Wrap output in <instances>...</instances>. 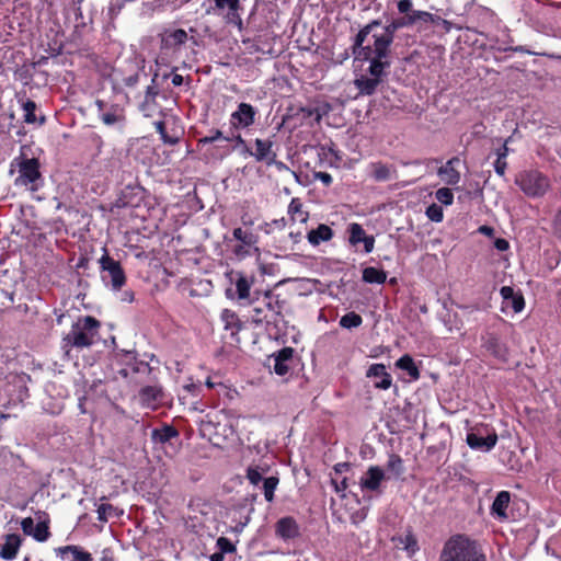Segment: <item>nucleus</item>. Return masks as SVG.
I'll return each mask as SVG.
<instances>
[{
	"label": "nucleus",
	"mask_w": 561,
	"mask_h": 561,
	"mask_svg": "<svg viewBox=\"0 0 561 561\" xmlns=\"http://www.w3.org/2000/svg\"><path fill=\"white\" fill-rule=\"evenodd\" d=\"M232 236L237 241L248 247H252L257 242V237L253 232L242 230L241 228H234Z\"/></svg>",
	"instance_id": "obj_40"
},
{
	"label": "nucleus",
	"mask_w": 561,
	"mask_h": 561,
	"mask_svg": "<svg viewBox=\"0 0 561 561\" xmlns=\"http://www.w3.org/2000/svg\"><path fill=\"white\" fill-rule=\"evenodd\" d=\"M220 319L224 323V329L230 331L231 335H236L242 328L237 313L230 309H224L220 313Z\"/></svg>",
	"instance_id": "obj_29"
},
{
	"label": "nucleus",
	"mask_w": 561,
	"mask_h": 561,
	"mask_svg": "<svg viewBox=\"0 0 561 561\" xmlns=\"http://www.w3.org/2000/svg\"><path fill=\"white\" fill-rule=\"evenodd\" d=\"M153 125L164 144L175 145L178 142V137H172L167 134L165 124L163 121H156Z\"/></svg>",
	"instance_id": "obj_43"
},
{
	"label": "nucleus",
	"mask_w": 561,
	"mask_h": 561,
	"mask_svg": "<svg viewBox=\"0 0 561 561\" xmlns=\"http://www.w3.org/2000/svg\"><path fill=\"white\" fill-rule=\"evenodd\" d=\"M241 5L239 3L238 5H236L234 10L228 9L227 14L225 16L227 23L238 26L239 30L242 28V19L239 13Z\"/></svg>",
	"instance_id": "obj_46"
},
{
	"label": "nucleus",
	"mask_w": 561,
	"mask_h": 561,
	"mask_svg": "<svg viewBox=\"0 0 561 561\" xmlns=\"http://www.w3.org/2000/svg\"><path fill=\"white\" fill-rule=\"evenodd\" d=\"M333 236L334 232L328 225L320 224L316 229L308 232L307 239L311 245L318 247L321 242L330 241Z\"/></svg>",
	"instance_id": "obj_26"
},
{
	"label": "nucleus",
	"mask_w": 561,
	"mask_h": 561,
	"mask_svg": "<svg viewBox=\"0 0 561 561\" xmlns=\"http://www.w3.org/2000/svg\"><path fill=\"white\" fill-rule=\"evenodd\" d=\"M240 3L239 0H215L216 8L219 10L233 9Z\"/></svg>",
	"instance_id": "obj_56"
},
{
	"label": "nucleus",
	"mask_w": 561,
	"mask_h": 561,
	"mask_svg": "<svg viewBox=\"0 0 561 561\" xmlns=\"http://www.w3.org/2000/svg\"><path fill=\"white\" fill-rule=\"evenodd\" d=\"M95 106L100 121L110 127H124L126 124L125 108L118 103H110L104 100H96Z\"/></svg>",
	"instance_id": "obj_9"
},
{
	"label": "nucleus",
	"mask_w": 561,
	"mask_h": 561,
	"mask_svg": "<svg viewBox=\"0 0 561 561\" xmlns=\"http://www.w3.org/2000/svg\"><path fill=\"white\" fill-rule=\"evenodd\" d=\"M467 444L471 449L480 451H490L497 443V435L494 431L483 435L480 431L467 434Z\"/></svg>",
	"instance_id": "obj_13"
},
{
	"label": "nucleus",
	"mask_w": 561,
	"mask_h": 561,
	"mask_svg": "<svg viewBox=\"0 0 561 561\" xmlns=\"http://www.w3.org/2000/svg\"><path fill=\"white\" fill-rule=\"evenodd\" d=\"M409 16L413 21V25L417 22L432 23L434 22L435 19V16L432 13L420 10L411 11V13H409Z\"/></svg>",
	"instance_id": "obj_49"
},
{
	"label": "nucleus",
	"mask_w": 561,
	"mask_h": 561,
	"mask_svg": "<svg viewBox=\"0 0 561 561\" xmlns=\"http://www.w3.org/2000/svg\"><path fill=\"white\" fill-rule=\"evenodd\" d=\"M435 198L443 205L449 206L454 202V194L450 188L442 187L435 192Z\"/></svg>",
	"instance_id": "obj_45"
},
{
	"label": "nucleus",
	"mask_w": 561,
	"mask_h": 561,
	"mask_svg": "<svg viewBox=\"0 0 561 561\" xmlns=\"http://www.w3.org/2000/svg\"><path fill=\"white\" fill-rule=\"evenodd\" d=\"M362 323H363V318L354 311L345 313L340 319V325L343 329H347V330L358 328L362 325Z\"/></svg>",
	"instance_id": "obj_38"
},
{
	"label": "nucleus",
	"mask_w": 561,
	"mask_h": 561,
	"mask_svg": "<svg viewBox=\"0 0 561 561\" xmlns=\"http://www.w3.org/2000/svg\"><path fill=\"white\" fill-rule=\"evenodd\" d=\"M553 228L557 233L561 234V209L557 211L553 218Z\"/></svg>",
	"instance_id": "obj_64"
},
{
	"label": "nucleus",
	"mask_w": 561,
	"mask_h": 561,
	"mask_svg": "<svg viewBox=\"0 0 561 561\" xmlns=\"http://www.w3.org/2000/svg\"><path fill=\"white\" fill-rule=\"evenodd\" d=\"M179 437V431L172 426L164 424L160 428H153L151 431V440L153 444H161L164 445L169 443L173 438Z\"/></svg>",
	"instance_id": "obj_28"
},
{
	"label": "nucleus",
	"mask_w": 561,
	"mask_h": 561,
	"mask_svg": "<svg viewBox=\"0 0 561 561\" xmlns=\"http://www.w3.org/2000/svg\"><path fill=\"white\" fill-rule=\"evenodd\" d=\"M506 168H507L506 160L496 158V160L494 162V170H495L496 174L503 176L505 174Z\"/></svg>",
	"instance_id": "obj_61"
},
{
	"label": "nucleus",
	"mask_w": 561,
	"mask_h": 561,
	"mask_svg": "<svg viewBox=\"0 0 561 561\" xmlns=\"http://www.w3.org/2000/svg\"><path fill=\"white\" fill-rule=\"evenodd\" d=\"M396 366L407 371L413 380H417L420 378V370L410 355L405 354L401 356L396 362Z\"/></svg>",
	"instance_id": "obj_33"
},
{
	"label": "nucleus",
	"mask_w": 561,
	"mask_h": 561,
	"mask_svg": "<svg viewBox=\"0 0 561 561\" xmlns=\"http://www.w3.org/2000/svg\"><path fill=\"white\" fill-rule=\"evenodd\" d=\"M381 25L380 20H373L365 26H363L358 33H357V42L360 45L363 38L368 37L370 34H373L374 28Z\"/></svg>",
	"instance_id": "obj_50"
},
{
	"label": "nucleus",
	"mask_w": 561,
	"mask_h": 561,
	"mask_svg": "<svg viewBox=\"0 0 561 561\" xmlns=\"http://www.w3.org/2000/svg\"><path fill=\"white\" fill-rule=\"evenodd\" d=\"M133 373H148L150 370V367L145 362H138L135 359L134 364L130 367Z\"/></svg>",
	"instance_id": "obj_62"
},
{
	"label": "nucleus",
	"mask_w": 561,
	"mask_h": 561,
	"mask_svg": "<svg viewBox=\"0 0 561 561\" xmlns=\"http://www.w3.org/2000/svg\"><path fill=\"white\" fill-rule=\"evenodd\" d=\"M347 233L351 245L356 247L358 243H363L365 253L373 252L375 247V237L367 234L362 225L357 222L350 224L347 226Z\"/></svg>",
	"instance_id": "obj_12"
},
{
	"label": "nucleus",
	"mask_w": 561,
	"mask_h": 561,
	"mask_svg": "<svg viewBox=\"0 0 561 561\" xmlns=\"http://www.w3.org/2000/svg\"><path fill=\"white\" fill-rule=\"evenodd\" d=\"M362 279L367 284L381 285L387 279V273L383 270L369 266L363 270Z\"/></svg>",
	"instance_id": "obj_31"
},
{
	"label": "nucleus",
	"mask_w": 561,
	"mask_h": 561,
	"mask_svg": "<svg viewBox=\"0 0 561 561\" xmlns=\"http://www.w3.org/2000/svg\"><path fill=\"white\" fill-rule=\"evenodd\" d=\"M385 471L378 466H370L359 479V488L363 492L380 493V486L385 480Z\"/></svg>",
	"instance_id": "obj_11"
},
{
	"label": "nucleus",
	"mask_w": 561,
	"mask_h": 561,
	"mask_svg": "<svg viewBox=\"0 0 561 561\" xmlns=\"http://www.w3.org/2000/svg\"><path fill=\"white\" fill-rule=\"evenodd\" d=\"M389 68L380 66L379 64L369 65L367 73L369 76L362 75L354 80V84L363 95H373L378 85L388 76Z\"/></svg>",
	"instance_id": "obj_7"
},
{
	"label": "nucleus",
	"mask_w": 561,
	"mask_h": 561,
	"mask_svg": "<svg viewBox=\"0 0 561 561\" xmlns=\"http://www.w3.org/2000/svg\"><path fill=\"white\" fill-rule=\"evenodd\" d=\"M254 146L255 150L253 152V158L256 161H265L268 165L275 162L276 153L273 150L272 140L256 138L254 140Z\"/></svg>",
	"instance_id": "obj_19"
},
{
	"label": "nucleus",
	"mask_w": 561,
	"mask_h": 561,
	"mask_svg": "<svg viewBox=\"0 0 561 561\" xmlns=\"http://www.w3.org/2000/svg\"><path fill=\"white\" fill-rule=\"evenodd\" d=\"M427 218L434 222H440L444 218V211L442 206L433 203L431 204L425 211Z\"/></svg>",
	"instance_id": "obj_47"
},
{
	"label": "nucleus",
	"mask_w": 561,
	"mask_h": 561,
	"mask_svg": "<svg viewBox=\"0 0 561 561\" xmlns=\"http://www.w3.org/2000/svg\"><path fill=\"white\" fill-rule=\"evenodd\" d=\"M140 110L146 116H153L157 114V102H149L147 105H144V102L140 105Z\"/></svg>",
	"instance_id": "obj_59"
},
{
	"label": "nucleus",
	"mask_w": 561,
	"mask_h": 561,
	"mask_svg": "<svg viewBox=\"0 0 561 561\" xmlns=\"http://www.w3.org/2000/svg\"><path fill=\"white\" fill-rule=\"evenodd\" d=\"M100 561H115L113 551L108 548L103 549Z\"/></svg>",
	"instance_id": "obj_63"
},
{
	"label": "nucleus",
	"mask_w": 561,
	"mask_h": 561,
	"mask_svg": "<svg viewBox=\"0 0 561 561\" xmlns=\"http://www.w3.org/2000/svg\"><path fill=\"white\" fill-rule=\"evenodd\" d=\"M23 111H24V122L27 124H32L36 121L35 111H36V103L32 100H26L22 104Z\"/></svg>",
	"instance_id": "obj_44"
},
{
	"label": "nucleus",
	"mask_w": 561,
	"mask_h": 561,
	"mask_svg": "<svg viewBox=\"0 0 561 561\" xmlns=\"http://www.w3.org/2000/svg\"><path fill=\"white\" fill-rule=\"evenodd\" d=\"M459 162L460 159L458 157H453L438 169L437 174L445 184L455 186L460 182V172L456 169Z\"/></svg>",
	"instance_id": "obj_17"
},
{
	"label": "nucleus",
	"mask_w": 561,
	"mask_h": 561,
	"mask_svg": "<svg viewBox=\"0 0 561 561\" xmlns=\"http://www.w3.org/2000/svg\"><path fill=\"white\" fill-rule=\"evenodd\" d=\"M48 518L45 520L38 522L35 527L34 531L32 534V537L38 541V542H45L50 537L49 526H48Z\"/></svg>",
	"instance_id": "obj_39"
},
{
	"label": "nucleus",
	"mask_w": 561,
	"mask_h": 561,
	"mask_svg": "<svg viewBox=\"0 0 561 561\" xmlns=\"http://www.w3.org/2000/svg\"><path fill=\"white\" fill-rule=\"evenodd\" d=\"M503 298V309L511 307L515 313L522 312L525 308V299L520 293H515L511 286H503L500 290Z\"/></svg>",
	"instance_id": "obj_20"
},
{
	"label": "nucleus",
	"mask_w": 561,
	"mask_h": 561,
	"mask_svg": "<svg viewBox=\"0 0 561 561\" xmlns=\"http://www.w3.org/2000/svg\"><path fill=\"white\" fill-rule=\"evenodd\" d=\"M279 483V478L277 476L266 477L263 480V493L264 497L268 503L274 501V492Z\"/></svg>",
	"instance_id": "obj_37"
},
{
	"label": "nucleus",
	"mask_w": 561,
	"mask_h": 561,
	"mask_svg": "<svg viewBox=\"0 0 561 561\" xmlns=\"http://www.w3.org/2000/svg\"><path fill=\"white\" fill-rule=\"evenodd\" d=\"M249 248L250 247L240 243L233 248L232 252L238 259H244L250 255Z\"/></svg>",
	"instance_id": "obj_57"
},
{
	"label": "nucleus",
	"mask_w": 561,
	"mask_h": 561,
	"mask_svg": "<svg viewBox=\"0 0 561 561\" xmlns=\"http://www.w3.org/2000/svg\"><path fill=\"white\" fill-rule=\"evenodd\" d=\"M34 520L31 517L23 518L21 522V528L26 536H31L34 531Z\"/></svg>",
	"instance_id": "obj_55"
},
{
	"label": "nucleus",
	"mask_w": 561,
	"mask_h": 561,
	"mask_svg": "<svg viewBox=\"0 0 561 561\" xmlns=\"http://www.w3.org/2000/svg\"><path fill=\"white\" fill-rule=\"evenodd\" d=\"M413 25V21L409 14L391 20L387 25L383 26V32L387 36L394 41L396 32L400 28L409 27Z\"/></svg>",
	"instance_id": "obj_30"
},
{
	"label": "nucleus",
	"mask_w": 561,
	"mask_h": 561,
	"mask_svg": "<svg viewBox=\"0 0 561 561\" xmlns=\"http://www.w3.org/2000/svg\"><path fill=\"white\" fill-rule=\"evenodd\" d=\"M513 50L514 51H518V53L528 54V55L547 56V57L552 58V59H561V56H558V55H554V54H547V53H536V51L527 49L524 46H517Z\"/></svg>",
	"instance_id": "obj_54"
},
{
	"label": "nucleus",
	"mask_w": 561,
	"mask_h": 561,
	"mask_svg": "<svg viewBox=\"0 0 561 561\" xmlns=\"http://www.w3.org/2000/svg\"><path fill=\"white\" fill-rule=\"evenodd\" d=\"M22 539L18 534H9L3 538V542L0 543V557L4 560H13L21 547Z\"/></svg>",
	"instance_id": "obj_23"
},
{
	"label": "nucleus",
	"mask_w": 561,
	"mask_h": 561,
	"mask_svg": "<svg viewBox=\"0 0 561 561\" xmlns=\"http://www.w3.org/2000/svg\"><path fill=\"white\" fill-rule=\"evenodd\" d=\"M19 169V176L15 179L16 185H32V190H36L34 183L41 179L39 161L36 158L26 159L23 157L15 158L13 163Z\"/></svg>",
	"instance_id": "obj_10"
},
{
	"label": "nucleus",
	"mask_w": 561,
	"mask_h": 561,
	"mask_svg": "<svg viewBox=\"0 0 561 561\" xmlns=\"http://www.w3.org/2000/svg\"><path fill=\"white\" fill-rule=\"evenodd\" d=\"M187 41V33L183 28L165 31L161 34V49L176 50Z\"/></svg>",
	"instance_id": "obj_18"
},
{
	"label": "nucleus",
	"mask_w": 561,
	"mask_h": 561,
	"mask_svg": "<svg viewBox=\"0 0 561 561\" xmlns=\"http://www.w3.org/2000/svg\"><path fill=\"white\" fill-rule=\"evenodd\" d=\"M313 179L321 181L325 186H330L333 182L331 174L321 171L313 172Z\"/></svg>",
	"instance_id": "obj_58"
},
{
	"label": "nucleus",
	"mask_w": 561,
	"mask_h": 561,
	"mask_svg": "<svg viewBox=\"0 0 561 561\" xmlns=\"http://www.w3.org/2000/svg\"><path fill=\"white\" fill-rule=\"evenodd\" d=\"M103 255L99 259L101 279L113 291H119L126 284V275L121 263L108 255L103 248Z\"/></svg>",
	"instance_id": "obj_5"
},
{
	"label": "nucleus",
	"mask_w": 561,
	"mask_h": 561,
	"mask_svg": "<svg viewBox=\"0 0 561 561\" xmlns=\"http://www.w3.org/2000/svg\"><path fill=\"white\" fill-rule=\"evenodd\" d=\"M387 468L394 472L397 476H400L403 473V465H402V459L399 455H396V454H391L389 456V459H388V462H387Z\"/></svg>",
	"instance_id": "obj_48"
},
{
	"label": "nucleus",
	"mask_w": 561,
	"mask_h": 561,
	"mask_svg": "<svg viewBox=\"0 0 561 561\" xmlns=\"http://www.w3.org/2000/svg\"><path fill=\"white\" fill-rule=\"evenodd\" d=\"M225 138L226 137L222 135L221 130L214 129V130L210 131L209 136H205V137L201 138L199 139V144H203V145L213 144V142H215L218 139H224L225 140Z\"/></svg>",
	"instance_id": "obj_53"
},
{
	"label": "nucleus",
	"mask_w": 561,
	"mask_h": 561,
	"mask_svg": "<svg viewBox=\"0 0 561 561\" xmlns=\"http://www.w3.org/2000/svg\"><path fill=\"white\" fill-rule=\"evenodd\" d=\"M288 215L291 220L306 222L309 218L308 213L302 210V203L298 197H294L288 205Z\"/></svg>",
	"instance_id": "obj_34"
},
{
	"label": "nucleus",
	"mask_w": 561,
	"mask_h": 561,
	"mask_svg": "<svg viewBox=\"0 0 561 561\" xmlns=\"http://www.w3.org/2000/svg\"><path fill=\"white\" fill-rule=\"evenodd\" d=\"M99 328L100 322L95 318L91 316L82 317L72 324L65 342L67 345L78 348L89 347L94 343Z\"/></svg>",
	"instance_id": "obj_4"
},
{
	"label": "nucleus",
	"mask_w": 561,
	"mask_h": 561,
	"mask_svg": "<svg viewBox=\"0 0 561 561\" xmlns=\"http://www.w3.org/2000/svg\"><path fill=\"white\" fill-rule=\"evenodd\" d=\"M367 378H375L374 387L380 390H387L392 385V377L387 371V368L383 364L376 363L371 364L366 371Z\"/></svg>",
	"instance_id": "obj_16"
},
{
	"label": "nucleus",
	"mask_w": 561,
	"mask_h": 561,
	"mask_svg": "<svg viewBox=\"0 0 561 561\" xmlns=\"http://www.w3.org/2000/svg\"><path fill=\"white\" fill-rule=\"evenodd\" d=\"M158 94H159V90L156 85V77H154L152 79V83L150 85H148L146 89L144 105H147L149 102H154Z\"/></svg>",
	"instance_id": "obj_52"
},
{
	"label": "nucleus",
	"mask_w": 561,
	"mask_h": 561,
	"mask_svg": "<svg viewBox=\"0 0 561 561\" xmlns=\"http://www.w3.org/2000/svg\"><path fill=\"white\" fill-rule=\"evenodd\" d=\"M161 394V389L157 386H146L139 391L140 401L148 407L160 400Z\"/></svg>",
	"instance_id": "obj_32"
},
{
	"label": "nucleus",
	"mask_w": 561,
	"mask_h": 561,
	"mask_svg": "<svg viewBox=\"0 0 561 561\" xmlns=\"http://www.w3.org/2000/svg\"><path fill=\"white\" fill-rule=\"evenodd\" d=\"M96 513L98 520L101 523H106L110 517H119L124 512L113 506L112 504L103 503L99 505Z\"/></svg>",
	"instance_id": "obj_35"
},
{
	"label": "nucleus",
	"mask_w": 561,
	"mask_h": 561,
	"mask_svg": "<svg viewBox=\"0 0 561 561\" xmlns=\"http://www.w3.org/2000/svg\"><path fill=\"white\" fill-rule=\"evenodd\" d=\"M438 561H486V557L477 540L457 534L444 542Z\"/></svg>",
	"instance_id": "obj_2"
},
{
	"label": "nucleus",
	"mask_w": 561,
	"mask_h": 561,
	"mask_svg": "<svg viewBox=\"0 0 561 561\" xmlns=\"http://www.w3.org/2000/svg\"><path fill=\"white\" fill-rule=\"evenodd\" d=\"M236 294H237V299L241 302V304H253L254 302V299L251 298V286H252V280L249 279L247 276H244L243 274L241 273H238V277L236 279Z\"/></svg>",
	"instance_id": "obj_25"
},
{
	"label": "nucleus",
	"mask_w": 561,
	"mask_h": 561,
	"mask_svg": "<svg viewBox=\"0 0 561 561\" xmlns=\"http://www.w3.org/2000/svg\"><path fill=\"white\" fill-rule=\"evenodd\" d=\"M259 111L250 103L241 102L230 114L229 128L232 133L240 134L241 130L250 129L256 121Z\"/></svg>",
	"instance_id": "obj_8"
},
{
	"label": "nucleus",
	"mask_w": 561,
	"mask_h": 561,
	"mask_svg": "<svg viewBox=\"0 0 561 561\" xmlns=\"http://www.w3.org/2000/svg\"><path fill=\"white\" fill-rule=\"evenodd\" d=\"M216 547L224 556L225 553H232L236 551V546L226 537H219L216 541Z\"/></svg>",
	"instance_id": "obj_51"
},
{
	"label": "nucleus",
	"mask_w": 561,
	"mask_h": 561,
	"mask_svg": "<svg viewBox=\"0 0 561 561\" xmlns=\"http://www.w3.org/2000/svg\"><path fill=\"white\" fill-rule=\"evenodd\" d=\"M254 302L256 305L252 308L251 319L255 324L276 322L284 308V301L271 291H265L262 298L255 297Z\"/></svg>",
	"instance_id": "obj_3"
},
{
	"label": "nucleus",
	"mask_w": 561,
	"mask_h": 561,
	"mask_svg": "<svg viewBox=\"0 0 561 561\" xmlns=\"http://www.w3.org/2000/svg\"><path fill=\"white\" fill-rule=\"evenodd\" d=\"M398 11L401 14H409L412 10V1L411 0H400L398 2Z\"/></svg>",
	"instance_id": "obj_60"
},
{
	"label": "nucleus",
	"mask_w": 561,
	"mask_h": 561,
	"mask_svg": "<svg viewBox=\"0 0 561 561\" xmlns=\"http://www.w3.org/2000/svg\"><path fill=\"white\" fill-rule=\"evenodd\" d=\"M522 192L531 198L543 196L550 188V181L547 175L538 170H525L515 180Z\"/></svg>",
	"instance_id": "obj_6"
},
{
	"label": "nucleus",
	"mask_w": 561,
	"mask_h": 561,
	"mask_svg": "<svg viewBox=\"0 0 561 561\" xmlns=\"http://www.w3.org/2000/svg\"><path fill=\"white\" fill-rule=\"evenodd\" d=\"M400 541L409 556H413L416 551H419L417 539L412 533H408L403 538H401Z\"/></svg>",
	"instance_id": "obj_41"
},
{
	"label": "nucleus",
	"mask_w": 561,
	"mask_h": 561,
	"mask_svg": "<svg viewBox=\"0 0 561 561\" xmlns=\"http://www.w3.org/2000/svg\"><path fill=\"white\" fill-rule=\"evenodd\" d=\"M369 176L376 182H386L398 179V170L393 164L381 161L370 162L368 164Z\"/></svg>",
	"instance_id": "obj_15"
},
{
	"label": "nucleus",
	"mask_w": 561,
	"mask_h": 561,
	"mask_svg": "<svg viewBox=\"0 0 561 561\" xmlns=\"http://www.w3.org/2000/svg\"><path fill=\"white\" fill-rule=\"evenodd\" d=\"M483 346L485 350L500 359H505L507 356V348L494 333H488L483 337Z\"/></svg>",
	"instance_id": "obj_24"
},
{
	"label": "nucleus",
	"mask_w": 561,
	"mask_h": 561,
	"mask_svg": "<svg viewBox=\"0 0 561 561\" xmlns=\"http://www.w3.org/2000/svg\"><path fill=\"white\" fill-rule=\"evenodd\" d=\"M293 357L294 348L289 346L283 347L277 353L270 356V360L273 362V365L270 364V367L276 375L283 377L288 374Z\"/></svg>",
	"instance_id": "obj_14"
},
{
	"label": "nucleus",
	"mask_w": 561,
	"mask_h": 561,
	"mask_svg": "<svg viewBox=\"0 0 561 561\" xmlns=\"http://www.w3.org/2000/svg\"><path fill=\"white\" fill-rule=\"evenodd\" d=\"M57 553L62 558L66 554H70V561H93L92 554L89 551L84 550L82 547L77 545L59 547L57 549Z\"/></svg>",
	"instance_id": "obj_27"
},
{
	"label": "nucleus",
	"mask_w": 561,
	"mask_h": 561,
	"mask_svg": "<svg viewBox=\"0 0 561 561\" xmlns=\"http://www.w3.org/2000/svg\"><path fill=\"white\" fill-rule=\"evenodd\" d=\"M225 140L226 141H234V144H236L233 147L234 149L241 148L242 154L253 157L254 150H252L251 148H249L247 146V142L243 139V137L241 136V134H232L231 138H225Z\"/></svg>",
	"instance_id": "obj_42"
},
{
	"label": "nucleus",
	"mask_w": 561,
	"mask_h": 561,
	"mask_svg": "<svg viewBox=\"0 0 561 561\" xmlns=\"http://www.w3.org/2000/svg\"><path fill=\"white\" fill-rule=\"evenodd\" d=\"M392 43V39H390L383 31L381 33H373L368 37L363 38L360 45L357 42L356 35L352 50L353 55L358 60L367 61L369 65L379 64L380 66L390 68V47Z\"/></svg>",
	"instance_id": "obj_1"
},
{
	"label": "nucleus",
	"mask_w": 561,
	"mask_h": 561,
	"mask_svg": "<svg viewBox=\"0 0 561 561\" xmlns=\"http://www.w3.org/2000/svg\"><path fill=\"white\" fill-rule=\"evenodd\" d=\"M510 502L511 494L508 491L499 492L491 505V515L500 522L506 520Z\"/></svg>",
	"instance_id": "obj_22"
},
{
	"label": "nucleus",
	"mask_w": 561,
	"mask_h": 561,
	"mask_svg": "<svg viewBox=\"0 0 561 561\" xmlns=\"http://www.w3.org/2000/svg\"><path fill=\"white\" fill-rule=\"evenodd\" d=\"M268 471L267 467H261V466H249L247 469V479L248 481L256 486L261 482H263L264 478L263 476Z\"/></svg>",
	"instance_id": "obj_36"
},
{
	"label": "nucleus",
	"mask_w": 561,
	"mask_h": 561,
	"mask_svg": "<svg viewBox=\"0 0 561 561\" xmlns=\"http://www.w3.org/2000/svg\"><path fill=\"white\" fill-rule=\"evenodd\" d=\"M276 535L282 539H293L299 536V526L294 517L286 516L277 520L275 525Z\"/></svg>",
	"instance_id": "obj_21"
}]
</instances>
